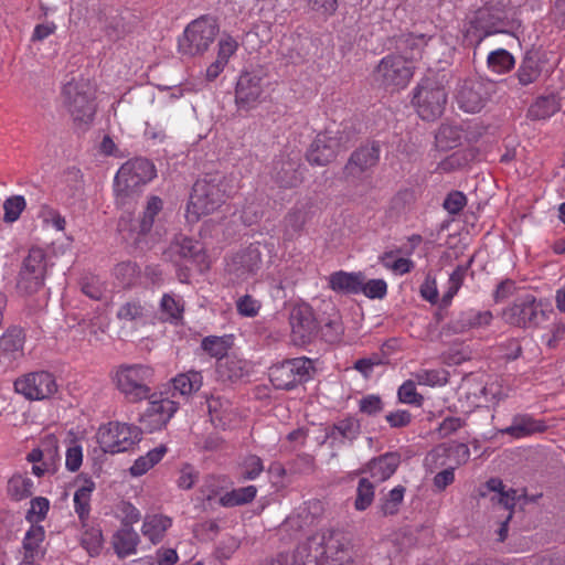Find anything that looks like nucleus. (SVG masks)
Segmentation results:
<instances>
[{"label": "nucleus", "instance_id": "nucleus-63", "mask_svg": "<svg viewBox=\"0 0 565 565\" xmlns=\"http://www.w3.org/2000/svg\"><path fill=\"white\" fill-rule=\"evenodd\" d=\"M43 221L47 225H51L57 231H63L65 228L66 221L65 218L54 209L45 207L43 211Z\"/></svg>", "mask_w": 565, "mask_h": 565}, {"label": "nucleus", "instance_id": "nucleus-29", "mask_svg": "<svg viewBox=\"0 0 565 565\" xmlns=\"http://www.w3.org/2000/svg\"><path fill=\"white\" fill-rule=\"evenodd\" d=\"M139 535L131 526L121 525L113 535V547L119 558H124L137 551Z\"/></svg>", "mask_w": 565, "mask_h": 565}, {"label": "nucleus", "instance_id": "nucleus-27", "mask_svg": "<svg viewBox=\"0 0 565 565\" xmlns=\"http://www.w3.org/2000/svg\"><path fill=\"white\" fill-rule=\"evenodd\" d=\"M364 278L365 275L362 271L338 270L328 277V285L337 294L358 295L361 292Z\"/></svg>", "mask_w": 565, "mask_h": 565}, {"label": "nucleus", "instance_id": "nucleus-17", "mask_svg": "<svg viewBox=\"0 0 565 565\" xmlns=\"http://www.w3.org/2000/svg\"><path fill=\"white\" fill-rule=\"evenodd\" d=\"M291 327V341L295 345L311 343L319 333V322L315 311L308 303H299L292 307L289 313Z\"/></svg>", "mask_w": 565, "mask_h": 565}, {"label": "nucleus", "instance_id": "nucleus-16", "mask_svg": "<svg viewBox=\"0 0 565 565\" xmlns=\"http://www.w3.org/2000/svg\"><path fill=\"white\" fill-rule=\"evenodd\" d=\"M311 361L307 358L286 360L270 367L269 379L278 390H291L308 381Z\"/></svg>", "mask_w": 565, "mask_h": 565}, {"label": "nucleus", "instance_id": "nucleus-47", "mask_svg": "<svg viewBox=\"0 0 565 565\" xmlns=\"http://www.w3.org/2000/svg\"><path fill=\"white\" fill-rule=\"evenodd\" d=\"M321 338L329 343L339 342L343 335L344 328L341 319L335 317L329 319L322 327L319 326Z\"/></svg>", "mask_w": 565, "mask_h": 565}, {"label": "nucleus", "instance_id": "nucleus-10", "mask_svg": "<svg viewBox=\"0 0 565 565\" xmlns=\"http://www.w3.org/2000/svg\"><path fill=\"white\" fill-rule=\"evenodd\" d=\"M399 462L401 456L397 452H386L371 459L362 469V472L369 473L370 477L359 480L356 494H374L377 486L394 475Z\"/></svg>", "mask_w": 565, "mask_h": 565}, {"label": "nucleus", "instance_id": "nucleus-58", "mask_svg": "<svg viewBox=\"0 0 565 565\" xmlns=\"http://www.w3.org/2000/svg\"><path fill=\"white\" fill-rule=\"evenodd\" d=\"M465 426V420L460 417H446L438 426L437 433L440 438H446L450 436L451 434L459 430L461 427Z\"/></svg>", "mask_w": 565, "mask_h": 565}, {"label": "nucleus", "instance_id": "nucleus-36", "mask_svg": "<svg viewBox=\"0 0 565 565\" xmlns=\"http://www.w3.org/2000/svg\"><path fill=\"white\" fill-rule=\"evenodd\" d=\"M23 350V334L19 329H11L0 338V353L8 360L17 359Z\"/></svg>", "mask_w": 565, "mask_h": 565}, {"label": "nucleus", "instance_id": "nucleus-57", "mask_svg": "<svg viewBox=\"0 0 565 565\" xmlns=\"http://www.w3.org/2000/svg\"><path fill=\"white\" fill-rule=\"evenodd\" d=\"M385 419L392 428H404L412 423L413 416L406 409H397L388 413Z\"/></svg>", "mask_w": 565, "mask_h": 565}, {"label": "nucleus", "instance_id": "nucleus-11", "mask_svg": "<svg viewBox=\"0 0 565 565\" xmlns=\"http://www.w3.org/2000/svg\"><path fill=\"white\" fill-rule=\"evenodd\" d=\"M323 511L322 502L313 498L299 508L296 514L289 515L278 527L277 534L281 540L292 542L300 540L313 526Z\"/></svg>", "mask_w": 565, "mask_h": 565}, {"label": "nucleus", "instance_id": "nucleus-38", "mask_svg": "<svg viewBox=\"0 0 565 565\" xmlns=\"http://www.w3.org/2000/svg\"><path fill=\"white\" fill-rule=\"evenodd\" d=\"M163 207V202L159 196H150L146 207L138 222V233L145 235L150 232L153 226L154 218L159 215Z\"/></svg>", "mask_w": 565, "mask_h": 565}, {"label": "nucleus", "instance_id": "nucleus-39", "mask_svg": "<svg viewBox=\"0 0 565 565\" xmlns=\"http://www.w3.org/2000/svg\"><path fill=\"white\" fill-rule=\"evenodd\" d=\"M172 520L164 515H151L147 516L142 532L145 535L149 536L152 542H159L164 532L171 526Z\"/></svg>", "mask_w": 565, "mask_h": 565}, {"label": "nucleus", "instance_id": "nucleus-5", "mask_svg": "<svg viewBox=\"0 0 565 565\" xmlns=\"http://www.w3.org/2000/svg\"><path fill=\"white\" fill-rule=\"evenodd\" d=\"M156 175L154 166L147 159L136 158L125 162L115 175L114 191L116 201L125 205L128 199L134 195L138 189Z\"/></svg>", "mask_w": 565, "mask_h": 565}, {"label": "nucleus", "instance_id": "nucleus-24", "mask_svg": "<svg viewBox=\"0 0 565 565\" xmlns=\"http://www.w3.org/2000/svg\"><path fill=\"white\" fill-rule=\"evenodd\" d=\"M489 98L487 85L482 82H463L456 95L458 106L466 113L480 111Z\"/></svg>", "mask_w": 565, "mask_h": 565}, {"label": "nucleus", "instance_id": "nucleus-53", "mask_svg": "<svg viewBox=\"0 0 565 565\" xmlns=\"http://www.w3.org/2000/svg\"><path fill=\"white\" fill-rule=\"evenodd\" d=\"M397 395L402 403L420 405L423 402V396L416 392V386L413 381L404 382L399 386Z\"/></svg>", "mask_w": 565, "mask_h": 565}, {"label": "nucleus", "instance_id": "nucleus-25", "mask_svg": "<svg viewBox=\"0 0 565 565\" xmlns=\"http://www.w3.org/2000/svg\"><path fill=\"white\" fill-rule=\"evenodd\" d=\"M361 434V423L358 418L349 416L337 420L326 428L324 443L330 447H340L347 443L352 444Z\"/></svg>", "mask_w": 565, "mask_h": 565}, {"label": "nucleus", "instance_id": "nucleus-56", "mask_svg": "<svg viewBox=\"0 0 565 565\" xmlns=\"http://www.w3.org/2000/svg\"><path fill=\"white\" fill-rule=\"evenodd\" d=\"M196 481H198V472L192 466L185 465L180 469L177 482H178V487L181 490H183V491L190 490Z\"/></svg>", "mask_w": 565, "mask_h": 565}, {"label": "nucleus", "instance_id": "nucleus-62", "mask_svg": "<svg viewBox=\"0 0 565 565\" xmlns=\"http://www.w3.org/2000/svg\"><path fill=\"white\" fill-rule=\"evenodd\" d=\"M120 511L124 514L121 525L131 526L141 519L140 512L129 502H121Z\"/></svg>", "mask_w": 565, "mask_h": 565}, {"label": "nucleus", "instance_id": "nucleus-46", "mask_svg": "<svg viewBox=\"0 0 565 565\" xmlns=\"http://www.w3.org/2000/svg\"><path fill=\"white\" fill-rule=\"evenodd\" d=\"M25 206H26V202L22 195H14V196L8 198L3 202V211H4L3 220H4V222H7V223L15 222L20 217V215L23 212V210L25 209Z\"/></svg>", "mask_w": 565, "mask_h": 565}, {"label": "nucleus", "instance_id": "nucleus-12", "mask_svg": "<svg viewBox=\"0 0 565 565\" xmlns=\"http://www.w3.org/2000/svg\"><path fill=\"white\" fill-rule=\"evenodd\" d=\"M145 399L148 402L146 408L140 413L139 423L141 430L143 429L146 433L164 428L179 407L174 401L162 393L150 392Z\"/></svg>", "mask_w": 565, "mask_h": 565}, {"label": "nucleus", "instance_id": "nucleus-21", "mask_svg": "<svg viewBox=\"0 0 565 565\" xmlns=\"http://www.w3.org/2000/svg\"><path fill=\"white\" fill-rule=\"evenodd\" d=\"M300 167L301 157L299 151L281 152L273 161L271 178L280 188H296L303 180Z\"/></svg>", "mask_w": 565, "mask_h": 565}, {"label": "nucleus", "instance_id": "nucleus-2", "mask_svg": "<svg viewBox=\"0 0 565 565\" xmlns=\"http://www.w3.org/2000/svg\"><path fill=\"white\" fill-rule=\"evenodd\" d=\"M512 26L509 10L502 1L487 2L467 17L463 25V44L477 49L493 34L508 33Z\"/></svg>", "mask_w": 565, "mask_h": 565}, {"label": "nucleus", "instance_id": "nucleus-1", "mask_svg": "<svg viewBox=\"0 0 565 565\" xmlns=\"http://www.w3.org/2000/svg\"><path fill=\"white\" fill-rule=\"evenodd\" d=\"M289 559L291 565H356L349 541L334 529L308 536Z\"/></svg>", "mask_w": 565, "mask_h": 565}, {"label": "nucleus", "instance_id": "nucleus-33", "mask_svg": "<svg viewBox=\"0 0 565 565\" xmlns=\"http://www.w3.org/2000/svg\"><path fill=\"white\" fill-rule=\"evenodd\" d=\"M561 108L558 99L555 95L540 96L529 107L526 117L531 120L547 119L556 114Z\"/></svg>", "mask_w": 565, "mask_h": 565}, {"label": "nucleus", "instance_id": "nucleus-55", "mask_svg": "<svg viewBox=\"0 0 565 565\" xmlns=\"http://www.w3.org/2000/svg\"><path fill=\"white\" fill-rule=\"evenodd\" d=\"M466 203L467 198L462 192L452 191L446 196L443 205L448 213L457 214L463 209Z\"/></svg>", "mask_w": 565, "mask_h": 565}, {"label": "nucleus", "instance_id": "nucleus-23", "mask_svg": "<svg viewBox=\"0 0 565 565\" xmlns=\"http://www.w3.org/2000/svg\"><path fill=\"white\" fill-rule=\"evenodd\" d=\"M45 273V253L41 248H31L20 271L19 286L32 292L42 286Z\"/></svg>", "mask_w": 565, "mask_h": 565}, {"label": "nucleus", "instance_id": "nucleus-50", "mask_svg": "<svg viewBox=\"0 0 565 565\" xmlns=\"http://www.w3.org/2000/svg\"><path fill=\"white\" fill-rule=\"evenodd\" d=\"M361 292L370 299H383L387 294V284L384 279H362Z\"/></svg>", "mask_w": 565, "mask_h": 565}, {"label": "nucleus", "instance_id": "nucleus-15", "mask_svg": "<svg viewBox=\"0 0 565 565\" xmlns=\"http://www.w3.org/2000/svg\"><path fill=\"white\" fill-rule=\"evenodd\" d=\"M502 317L509 324L519 328L536 327L545 318L541 302L533 295L518 297L503 310Z\"/></svg>", "mask_w": 565, "mask_h": 565}, {"label": "nucleus", "instance_id": "nucleus-40", "mask_svg": "<svg viewBox=\"0 0 565 565\" xmlns=\"http://www.w3.org/2000/svg\"><path fill=\"white\" fill-rule=\"evenodd\" d=\"M166 452L167 448L164 446L149 450L145 456L139 457L130 467L131 475L136 477L145 475L163 458Z\"/></svg>", "mask_w": 565, "mask_h": 565}, {"label": "nucleus", "instance_id": "nucleus-7", "mask_svg": "<svg viewBox=\"0 0 565 565\" xmlns=\"http://www.w3.org/2000/svg\"><path fill=\"white\" fill-rule=\"evenodd\" d=\"M224 201V192L217 183L198 180L192 189L185 210L188 223H196L203 216L215 212Z\"/></svg>", "mask_w": 565, "mask_h": 565}, {"label": "nucleus", "instance_id": "nucleus-3", "mask_svg": "<svg viewBox=\"0 0 565 565\" xmlns=\"http://www.w3.org/2000/svg\"><path fill=\"white\" fill-rule=\"evenodd\" d=\"M96 89L87 79H73L64 85L63 102L78 127L89 126L96 113Z\"/></svg>", "mask_w": 565, "mask_h": 565}, {"label": "nucleus", "instance_id": "nucleus-49", "mask_svg": "<svg viewBox=\"0 0 565 565\" xmlns=\"http://www.w3.org/2000/svg\"><path fill=\"white\" fill-rule=\"evenodd\" d=\"M82 545L89 553V555H98L103 545V533L99 529H90L83 533Z\"/></svg>", "mask_w": 565, "mask_h": 565}, {"label": "nucleus", "instance_id": "nucleus-60", "mask_svg": "<svg viewBox=\"0 0 565 565\" xmlns=\"http://www.w3.org/2000/svg\"><path fill=\"white\" fill-rule=\"evenodd\" d=\"M83 462V449L78 445H74L66 450L65 465L71 471L79 469Z\"/></svg>", "mask_w": 565, "mask_h": 565}, {"label": "nucleus", "instance_id": "nucleus-45", "mask_svg": "<svg viewBox=\"0 0 565 565\" xmlns=\"http://www.w3.org/2000/svg\"><path fill=\"white\" fill-rule=\"evenodd\" d=\"M49 509L50 502L46 497H34L31 500V505L26 512L25 519L32 525H39L38 523L45 519Z\"/></svg>", "mask_w": 565, "mask_h": 565}, {"label": "nucleus", "instance_id": "nucleus-4", "mask_svg": "<svg viewBox=\"0 0 565 565\" xmlns=\"http://www.w3.org/2000/svg\"><path fill=\"white\" fill-rule=\"evenodd\" d=\"M153 370L143 364H121L111 372L116 390L130 403H138L149 396Z\"/></svg>", "mask_w": 565, "mask_h": 565}, {"label": "nucleus", "instance_id": "nucleus-51", "mask_svg": "<svg viewBox=\"0 0 565 565\" xmlns=\"http://www.w3.org/2000/svg\"><path fill=\"white\" fill-rule=\"evenodd\" d=\"M8 491L10 494H32L34 482L25 475H15L8 482Z\"/></svg>", "mask_w": 565, "mask_h": 565}, {"label": "nucleus", "instance_id": "nucleus-28", "mask_svg": "<svg viewBox=\"0 0 565 565\" xmlns=\"http://www.w3.org/2000/svg\"><path fill=\"white\" fill-rule=\"evenodd\" d=\"M541 73L542 68L537 55L533 52H526L515 74L510 77V87L529 86L539 79Z\"/></svg>", "mask_w": 565, "mask_h": 565}, {"label": "nucleus", "instance_id": "nucleus-41", "mask_svg": "<svg viewBox=\"0 0 565 565\" xmlns=\"http://www.w3.org/2000/svg\"><path fill=\"white\" fill-rule=\"evenodd\" d=\"M233 345V335H210L202 340V349L215 359L224 358Z\"/></svg>", "mask_w": 565, "mask_h": 565}, {"label": "nucleus", "instance_id": "nucleus-22", "mask_svg": "<svg viewBox=\"0 0 565 565\" xmlns=\"http://www.w3.org/2000/svg\"><path fill=\"white\" fill-rule=\"evenodd\" d=\"M381 146L377 141H367L356 148L343 168L347 178L360 179L375 168L380 161Z\"/></svg>", "mask_w": 565, "mask_h": 565}, {"label": "nucleus", "instance_id": "nucleus-37", "mask_svg": "<svg viewBox=\"0 0 565 565\" xmlns=\"http://www.w3.org/2000/svg\"><path fill=\"white\" fill-rule=\"evenodd\" d=\"M160 310L164 320L178 323L183 317V300L179 296L164 294L160 301Z\"/></svg>", "mask_w": 565, "mask_h": 565}, {"label": "nucleus", "instance_id": "nucleus-42", "mask_svg": "<svg viewBox=\"0 0 565 565\" xmlns=\"http://www.w3.org/2000/svg\"><path fill=\"white\" fill-rule=\"evenodd\" d=\"M207 408L211 420L215 426L223 428L231 426L230 417L232 415V411L227 403H223L220 398L212 397L207 399Z\"/></svg>", "mask_w": 565, "mask_h": 565}, {"label": "nucleus", "instance_id": "nucleus-14", "mask_svg": "<svg viewBox=\"0 0 565 565\" xmlns=\"http://www.w3.org/2000/svg\"><path fill=\"white\" fill-rule=\"evenodd\" d=\"M32 465V473L36 477L52 476L60 466L58 440L53 434L45 435L26 455Z\"/></svg>", "mask_w": 565, "mask_h": 565}, {"label": "nucleus", "instance_id": "nucleus-19", "mask_svg": "<svg viewBox=\"0 0 565 565\" xmlns=\"http://www.w3.org/2000/svg\"><path fill=\"white\" fill-rule=\"evenodd\" d=\"M412 61L399 56L388 55L382 58L376 67V79L386 87H405L413 76Z\"/></svg>", "mask_w": 565, "mask_h": 565}, {"label": "nucleus", "instance_id": "nucleus-59", "mask_svg": "<svg viewBox=\"0 0 565 565\" xmlns=\"http://www.w3.org/2000/svg\"><path fill=\"white\" fill-rule=\"evenodd\" d=\"M292 468L295 471L303 475L312 473L316 470L315 457L309 454H302L297 456L292 461Z\"/></svg>", "mask_w": 565, "mask_h": 565}, {"label": "nucleus", "instance_id": "nucleus-64", "mask_svg": "<svg viewBox=\"0 0 565 565\" xmlns=\"http://www.w3.org/2000/svg\"><path fill=\"white\" fill-rule=\"evenodd\" d=\"M448 457L455 458L457 465L465 463L470 458V449L466 444H456L448 449Z\"/></svg>", "mask_w": 565, "mask_h": 565}, {"label": "nucleus", "instance_id": "nucleus-43", "mask_svg": "<svg viewBox=\"0 0 565 565\" xmlns=\"http://www.w3.org/2000/svg\"><path fill=\"white\" fill-rule=\"evenodd\" d=\"M513 55L504 49H498L489 53L487 57L488 67L498 74L509 72L514 66Z\"/></svg>", "mask_w": 565, "mask_h": 565}, {"label": "nucleus", "instance_id": "nucleus-18", "mask_svg": "<svg viewBox=\"0 0 565 565\" xmlns=\"http://www.w3.org/2000/svg\"><path fill=\"white\" fill-rule=\"evenodd\" d=\"M348 141L349 138L344 132L333 134L331 130H326L318 134L307 151V160L313 166H327Z\"/></svg>", "mask_w": 565, "mask_h": 565}, {"label": "nucleus", "instance_id": "nucleus-44", "mask_svg": "<svg viewBox=\"0 0 565 565\" xmlns=\"http://www.w3.org/2000/svg\"><path fill=\"white\" fill-rule=\"evenodd\" d=\"M148 315V309L140 301H127L117 311L119 320L131 322L142 321Z\"/></svg>", "mask_w": 565, "mask_h": 565}, {"label": "nucleus", "instance_id": "nucleus-61", "mask_svg": "<svg viewBox=\"0 0 565 565\" xmlns=\"http://www.w3.org/2000/svg\"><path fill=\"white\" fill-rule=\"evenodd\" d=\"M237 43L231 36H223L218 42V52L217 58L223 60V62L227 63L230 56L236 51Z\"/></svg>", "mask_w": 565, "mask_h": 565}, {"label": "nucleus", "instance_id": "nucleus-6", "mask_svg": "<svg viewBox=\"0 0 565 565\" xmlns=\"http://www.w3.org/2000/svg\"><path fill=\"white\" fill-rule=\"evenodd\" d=\"M141 433L132 424L109 422L99 426L96 441L104 452L119 454L132 449L141 440Z\"/></svg>", "mask_w": 565, "mask_h": 565}, {"label": "nucleus", "instance_id": "nucleus-31", "mask_svg": "<svg viewBox=\"0 0 565 565\" xmlns=\"http://www.w3.org/2000/svg\"><path fill=\"white\" fill-rule=\"evenodd\" d=\"M45 539V531L42 525H31L26 531L22 542L24 550L23 563L31 565L35 562L40 553V547Z\"/></svg>", "mask_w": 565, "mask_h": 565}, {"label": "nucleus", "instance_id": "nucleus-35", "mask_svg": "<svg viewBox=\"0 0 565 565\" xmlns=\"http://www.w3.org/2000/svg\"><path fill=\"white\" fill-rule=\"evenodd\" d=\"M202 383V374L196 371L178 374L172 380L174 392L179 393L181 396H190L198 392L201 388Z\"/></svg>", "mask_w": 565, "mask_h": 565}, {"label": "nucleus", "instance_id": "nucleus-34", "mask_svg": "<svg viewBox=\"0 0 565 565\" xmlns=\"http://www.w3.org/2000/svg\"><path fill=\"white\" fill-rule=\"evenodd\" d=\"M462 130L451 124H441L435 135L437 149L447 151L461 143Z\"/></svg>", "mask_w": 565, "mask_h": 565}, {"label": "nucleus", "instance_id": "nucleus-54", "mask_svg": "<svg viewBox=\"0 0 565 565\" xmlns=\"http://www.w3.org/2000/svg\"><path fill=\"white\" fill-rule=\"evenodd\" d=\"M383 402L379 395H366L360 399L359 409L369 416H375L383 411Z\"/></svg>", "mask_w": 565, "mask_h": 565}, {"label": "nucleus", "instance_id": "nucleus-52", "mask_svg": "<svg viewBox=\"0 0 565 565\" xmlns=\"http://www.w3.org/2000/svg\"><path fill=\"white\" fill-rule=\"evenodd\" d=\"M307 222V212L303 209L296 207L291 210L285 217L287 231L299 233Z\"/></svg>", "mask_w": 565, "mask_h": 565}, {"label": "nucleus", "instance_id": "nucleus-30", "mask_svg": "<svg viewBox=\"0 0 565 565\" xmlns=\"http://www.w3.org/2000/svg\"><path fill=\"white\" fill-rule=\"evenodd\" d=\"M546 429V425L541 420H535L529 415H518L513 418L512 424L502 430L515 438L525 437L534 433H542Z\"/></svg>", "mask_w": 565, "mask_h": 565}, {"label": "nucleus", "instance_id": "nucleus-32", "mask_svg": "<svg viewBox=\"0 0 565 565\" xmlns=\"http://www.w3.org/2000/svg\"><path fill=\"white\" fill-rule=\"evenodd\" d=\"M492 320L490 311H468L460 315V317L451 321L450 328L456 333L465 332L471 328H479L488 326Z\"/></svg>", "mask_w": 565, "mask_h": 565}, {"label": "nucleus", "instance_id": "nucleus-13", "mask_svg": "<svg viewBox=\"0 0 565 565\" xmlns=\"http://www.w3.org/2000/svg\"><path fill=\"white\" fill-rule=\"evenodd\" d=\"M13 387L28 401H42L57 392L55 376L47 371H35L19 376Z\"/></svg>", "mask_w": 565, "mask_h": 565}, {"label": "nucleus", "instance_id": "nucleus-26", "mask_svg": "<svg viewBox=\"0 0 565 565\" xmlns=\"http://www.w3.org/2000/svg\"><path fill=\"white\" fill-rule=\"evenodd\" d=\"M537 497H492V511L498 518L500 524L497 530L498 541L504 542L508 537L509 522L512 520L514 514V507L516 501L524 499V502H532Z\"/></svg>", "mask_w": 565, "mask_h": 565}, {"label": "nucleus", "instance_id": "nucleus-8", "mask_svg": "<svg viewBox=\"0 0 565 565\" xmlns=\"http://www.w3.org/2000/svg\"><path fill=\"white\" fill-rule=\"evenodd\" d=\"M217 32L218 26L213 19L201 17L193 20L178 40L179 52L188 56L204 53L214 42Z\"/></svg>", "mask_w": 565, "mask_h": 565}, {"label": "nucleus", "instance_id": "nucleus-48", "mask_svg": "<svg viewBox=\"0 0 565 565\" xmlns=\"http://www.w3.org/2000/svg\"><path fill=\"white\" fill-rule=\"evenodd\" d=\"M472 263V258L469 259L467 265H459L456 267V269L451 273L449 277V289L443 297V302L448 303L452 297L457 294L459 288L462 285L465 275Z\"/></svg>", "mask_w": 565, "mask_h": 565}, {"label": "nucleus", "instance_id": "nucleus-20", "mask_svg": "<svg viewBox=\"0 0 565 565\" xmlns=\"http://www.w3.org/2000/svg\"><path fill=\"white\" fill-rule=\"evenodd\" d=\"M166 256L172 262L179 259L191 262L200 271H204L211 266L210 256L205 253L202 244L183 234L174 236Z\"/></svg>", "mask_w": 565, "mask_h": 565}, {"label": "nucleus", "instance_id": "nucleus-9", "mask_svg": "<svg viewBox=\"0 0 565 565\" xmlns=\"http://www.w3.org/2000/svg\"><path fill=\"white\" fill-rule=\"evenodd\" d=\"M412 102L422 119L435 120L445 110L447 93L437 82L427 78L418 84Z\"/></svg>", "mask_w": 565, "mask_h": 565}]
</instances>
